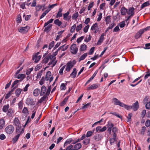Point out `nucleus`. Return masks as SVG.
I'll return each mask as SVG.
<instances>
[{"label":"nucleus","mask_w":150,"mask_h":150,"mask_svg":"<svg viewBox=\"0 0 150 150\" xmlns=\"http://www.w3.org/2000/svg\"><path fill=\"white\" fill-rule=\"evenodd\" d=\"M14 128L12 125H9L6 126L4 129V131L8 134H11L14 132Z\"/></svg>","instance_id":"f257e3e1"},{"label":"nucleus","mask_w":150,"mask_h":150,"mask_svg":"<svg viewBox=\"0 0 150 150\" xmlns=\"http://www.w3.org/2000/svg\"><path fill=\"white\" fill-rule=\"evenodd\" d=\"M47 56L49 59L51 60V61L48 63V65L50 66L52 64L51 67H53L56 65L57 62V61L55 60L56 57L53 55L48 54Z\"/></svg>","instance_id":"f03ea898"},{"label":"nucleus","mask_w":150,"mask_h":150,"mask_svg":"<svg viewBox=\"0 0 150 150\" xmlns=\"http://www.w3.org/2000/svg\"><path fill=\"white\" fill-rule=\"evenodd\" d=\"M112 103L114 105H119L121 107L125 108H127V105L121 102L119 100L116 98H114L112 99Z\"/></svg>","instance_id":"7ed1b4c3"},{"label":"nucleus","mask_w":150,"mask_h":150,"mask_svg":"<svg viewBox=\"0 0 150 150\" xmlns=\"http://www.w3.org/2000/svg\"><path fill=\"white\" fill-rule=\"evenodd\" d=\"M76 63V62L75 60L69 62L66 64V67L65 70L67 72L69 71Z\"/></svg>","instance_id":"20e7f679"},{"label":"nucleus","mask_w":150,"mask_h":150,"mask_svg":"<svg viewBox=\"0 0 150 150\" xmlns=\"http://www.w3.org/2000/svg\"><path fill=\"white\" fill-rule=\"evenodd\" d=\"M127 108H125L127 110H129L132 109L134 111H136L139 108V105L137 101H136L135 103L133 104L132 106H129L127 105Z\"/></svg>","instance_id":"39448f33"},{"label":"nucleus","mask_w":150,"mask_h":150,"mask_svg":"<svg viewBox=\"0 0 150 150\" xmlns=\"http://www.w3.org/2000/svg\"><path fill=\"white\" fill-rule=\"evenodd\" d=\"M71 53L73 54H76L78 51V49L76 47V45L75 44H73L70 47Z\"/></svg>","instance_id":"423d86ee"},{"label":"nucleus","mask_w":150,"mask_h":150,"mask_svg":"<svg viewBox=\"0 0 150 150\" xmlns=\"http://www.w3.org/2000/svg\"><path fill=\"white\" fill-rule=\"evenodd\" d=\"M29 29V26H26L24 27H20L18 29L19 32L23 33H26Z\"/></svg>","instance_id":"0eeeda50"},{"label":"nucleus","mask_w":150,"mask_h":150,"mask_svg":"<svg viewBox=\"0 0 150 150\" xmlns=\"http://www.w3.org/2000/svg\"><path fill=\"white\" fill-rule=\"evenodd\" d=\"M50 93V91H48V90L46 92L45 94L38 100V103H41L43 101H45L47 97L49 95Z\"/></svg>","instance_id":"6e6552de"},{"label":"nucleus","mask_w":150,"mask_h":150,"mask_svg":"<svg viewBox=\"0 0 150 150\" xmlns=\"http://www.w3.org/2000/svg\"><path fill=\"white\" fill-rule=\"evenodd\" d=\"M99 30V28L98 25V24L95 23L94 24L91 28V30H92L95 33H97Z\"/></svg>","instance_id":"1a4fd4ad"},{"label":"nucleus","mask_w":150,"mask_h":150,"mask_svg":"<svg viewBox=\"0 0 150 150\" xmlns=\"http://www.w3.org/2000/svg\"><path fill=\"white\" fill-rule=\"evenodd\" d=\"M21 127V125L16 127V132L17 134H19L20 135H21L23 133L24 129H22Z\"/></svg>","instance_id":"9d476101"},{"label":"nucleus","mask_w":150,"mask_h":150,"mask_svg":"<svg viewBox=\"0 0 150 150\" xmlns=\"http://www.w3.org/2000/svg\"><path fill=\"white\" fill-rule=\"evenodd\" d=\"M134 8L133 7H130L127 10V14L133 16L134 14Z\"/></svg>","instance_id":"9b49d317"},{"label":"nucleus","mask_w":150,"mask_h":150,"mask_svg":"<svg viewBox=\"0 0 150 150\" xmlns=\"http://www.w3.org/2000/svg\"><path fill=\"white\" fill-rule=\"evenodd\" d=\"M144 33V30L141 29L138 31L136 33L134 36V38L135 39H137L140 38L141 36Z\"/></svg>","instance_id":"f8f14e48"},{"label":"nucleus","mask_w":150,"mask_h":150,"mask_svg":"<svg viewBox=\"0 0 150 150\" xmlns=\"http://www.w3.org/2000/svg\"><path fill=\"white\" fill-rule=\"evenodd\" d=\"M25 103L28 105H33L35 104L34 101L31 98H27L26 100Z\"/></svg>","instance_id":"ddd939ff"},{"label":"nucleus","mask_w":150,"mask_h":150,"mask_svg":"<svg viewBox=\"0 0 150 150\" xmlns=\"http://www.w3.org/2000/svg\"><path fill=\"white\" fill-rule=\"evenodd\" d=\"M102 138L103 136L101 134H96L93 137V139L97 141L100 140Z\"/></svg>","instance_id":"4468645a"},{"label":"nucleus","mask_w":150,"mask_h":150,"mask_svg":"<svg viewBox=\"0 0 150 150\" xmlns=\"http://www.w3.org/2000/svg\"><path fill=\"white\" fill-rule=\"evenodd\" d=\"M69 11H67V13L63 14V19L64 20L68 21L70 19L71 16H69Z\"/></svg>","instance_id":"2eb2a0df"},{"label":"nucleus","mask_w":150,"mask_h":150,"mask_svg":"<svg viewBox=\"0 0 150 150\" xmlns=\"http://www.w3.org/2000/svg\"><path fill=\"white\" fill-rule=\"evenodd\" d=\"M13 125L16 126V127L21 125L20 122L18 118L16 117L13 120Z\"/></svg>","instance_id":"dca6fc26"},{"label":"nucleus","mask_w":150,"mask_h":150,"mask_svg":"<svg viewBox=\"0 0 150 150\" xmlns=\"http://www.w3.org/2000/svg\"><path fill=\"white\" fill-rule=\"evenodd\" d=\"M99 85L98 84H94L91 85L90 87L87 88V90H93L97 88Z\"/></svg>","instance_id":"f3484780"},{"label":"nucleus","mask_w":150,"mask_h":150,"mask_svg":"<svg viewBox=\"0 0 150 150\" xmlns=\"http://www.w3.org/2000/svg\"><path fill=\"white\" fill-rule=\"evenodd\" d=\"M104 33H103L100 37L99 39L97 42V45H100L103 42L104 40Z\"/></svg>","instance_id":"a211bd4d"},{"label":"nucleus","mask_w":150,"mask_h":150,"mask_svg":"<svg viewBox=\"0 0 150 150\" xmlns=\"http://www.w3.org/2000/svg\"><path fill=\"white\" fill-rule=\"evenodd\" d=\"M121 14L123 16L125 15L127 13V9L124 7H122L120 9Z\"/></svg>","instance_id":"6ab92c4d"},{"label":"nucleus","mask_w":150,"mask_h":150,"mask_svg":"<svg viewBox=\"0 0 150 150\" xmlns=\"http://www.w3.org/2000/svg\"><path fill=\"white\" fill-rule=\"evenodd\" d=\"M46 88L44 86H42L41 88L40 96H42L44 95L46 93Z\"/></svg>","instance_id":"aec40b11"},{"label":"nucleus","mask_w":150,"mask_h":150,"mask_svg":"<svg viewBox=\"0 0 150 150\" xmlns=\"http://www.w3.org/2000/svg\"><path fill=\"white\" fill-rule=\"evenodd\" d=\"M25 75L23 74H20L17 76H15V77L18 79H21V81L23 80L25 77Z\"/></svg>","instance_id":"412c9836"},{"label":"nucleus","mask_w":150,"mask_h":150,"mask_svg":"<svg viewBox=\"0 0 150 150\" xmlns=\"http://www.w3.org/2000/svg\"><path fill=\"white\" fill-rule=\"evenodd\" d=\"M118 131V129L116 127H113L112 129V131L113 133V137H116L117 134L116 133Z\"/></svg>","instance_id":"4be33fe9"},{"label":"nucleus","mask_w":150,"mask_h":150,"mask_svg":"<svg viewBox=\"0 0 150 150\" xmlns=\"http://www.w3.org/2000/svg\"><path fill=\"white\" fill-rule=\"evenodd\" d=\"M5 121L3 119H0V129H3L5 125Z\"/></svg>","instance_id":"5701e85b"},{"label":"nucleus","mask_w":150,"mask_h":150,"mask_svg":"<svg viewBox=\"0 0 150 150\" xmlns=\"http://www.w3.org/2000/svg\"><path fill=\"white\" fill-rule=\"evenodd\" d=\"M16 88V87H14L13 89H12L11 91H10L6 94V96L5 97V99H7L9 98L11 95L12 94V92L14 91V89Z\"/></svg>","instance_id":"b1692460"},{"label":"nucleus","mask_w":150,"mask_h":150,"mask_svg":"<svg viewBox=\"0 0 150 150\" xmlns=\"http://www.w3.org/2000/svg\"><path fill=\"white\" fill-rule=\"evenodd\" d=\"M77 71L75 68H74L73 69V71L71 74L70 76L73 78H75L76 75Z\"/></svg>","instance_id":"393cba45"},{"label":"nucleus","mask_w":150,"mask_h":150,"mask_svg":"<svg viewBox=\"0 0 150 150\" xmlns=\"http://www.w3.org/2000/svg\"><path fill=\"white\" fill-rule=\"evenodd\" d=\"M41 57L40 56H33L32 57V59L33 60H35L34 62L35 63H37L40 59Z\"/></svg>","instance_id":"a878e982"},{"label":"nucleus","mask_w":150,"mask_h":150,"mask_svg":"<svg viewBox=\"0 0 150 150\" xmlns=\"http://www.w3.org/2000/svg\"><path fill=\"white\" fill-rule=\"evenodd\" d=\"M40 93V90L38 88L35 89L33 92V94L35 96H38Z\"/></svg>","instance_id":"bb28decb"},{"label":"nucleus","mask_w":150,"mask_h":150,"mask_svg":"<svg viewBox=\"0 0 150 150\" xmlns=\"http://www.w3.org/2000/svg\"><path fill=\"white\" fill-rule=\"evenodd\" d=\"M14 112V110L11 108H10L7 111V115L10 117L12 116Z\"/></svg>","instance_id":"cd10ccee"},{"label":"nucleus","mask_w":150,"mask_h":150,"mask_svg":"<svg viewBox=\"0 0 150 150\" xmlns=\"http://www.w3.org/2000/svg\"><path fill=\"white\" fill-rule=\"evenodd\" d=\"M22 112L26 116L28 115L29 114V112L27 107H25L23 109Z\"/></svg>","instance_id":"c85d7f7f"},{"label":"nucleus","mask_w":150,"mask_h":150,"mask_svg":"<svg viewBox=\"0 0 150 150\" xmlns=\"http://www.w3.org/2000/svg\"><path fill=\"white\" fill-rule=\"evenodd\" d=\"M73 147L75 150H78L81 148V144L80 143H78L75 145Z\"/></svg>","instance_id":"c756f323"},{"label":"nucleus","mask_w":150,"mask_h":150,"mask_svg":"<svg viewBox=\"0 0 150 150\" xmlns=\"http://www.w3.org/2000/svg\"><path fill=\"white\" fill-rule=\"evenodd\" d=\"M69 98V96H68L66 97L60 103V106H64L66 102L67 101Z\"/></svg>","instance_id":"7c9ffc66"},{"label":"nucleus","mask_w":150,"mask_h":150,"mask_svg":"<svg viewBox=\"0 0 150 150\" xmlns=\"http://www.w3.org/2000/svg\"><path fill=\"white\" fill-rule=\"evenodd\" d=\"M22 91V89L20 88H18L15 91V93L17 97H18L19 96Z\"/></svg>","instance_id":"2f4dec72"},{"label":"nucleus","mask_w":150,"mask_h":150,"mask_svg":"<svg viewBox=\"0 0 150 150\" xmlns=\"http://www.w3.org/2000/svg\"><path fill=\"white\" fill-rule=\"evenodd\" d=\"M51 75V72L50 71H47L46 74V75L45 77V80L46 81H48Z\"/></svg>","instance_id":"473e14b6"},{"label":"nucleus","mask_w":150,"mask_h":150,"mask_svg":"<svg viewBox=\"0 0 150 150\" xmlns=\"http://www.w3.org/2000/svg\"><path fill=\"white\" fill-rule=\"evenodd\" d=\"M65 45H63L61 46H60L58 49V51H59L60 50H61L62 51H64L66 50L68 48V45H67L65 47H64Z\"/></svg>","instance_id":"72a5a7b5"},{"label":"nucleus","mask_w":150,"mask_h":150,"mask_svg":"<svg viewBox=\"0 0 150 150\" xmlns=\"http://www.w3.org/2000/svg\"><path fill=\"white\" fill-rule=\"evenodd\" d=\"M54 23L55 25L60 26L62 24V22L60 21L58 19H57L55 20L54 21Z\"/></svg>","instance_id":"f704fd0d"},{"label":"nucleus","mask_w":150,"mask_h":150,"mask_svg":"<svg viewBox=\"0 0 150 150\" xmlns=\"http://www.w3.org/2000/svg\"><path fill=\"white\" fill-rule=\"evenodd\" d=\"M73 141V139L72 138H70L67 139L66 141L65 142L64 146L65 147V146H67L68 144H69L70 143H71Z\"/></svg>","instance_id":"c9c22d12"},{"label":"nucleus","mask_w":150,"mask_h":150,"mask_svg":"<svg viewBox=\"0 0 150 150\" xmlns=\"http://www.w3.org/2000/svg\"><path fill=\"white\" fill-rule=\"evenodd\" d=\"M107 128L112 129L114 127L113 124L110 121H109L106 125Z\"/></svg>","instance_id":"e433bc0d"},{"label":"nucleus","mask_w":150,"mask_h":150,"mask_svg":"<svg viewBox=\"0 0 150 150\" xmlns=\"http://www.w3.org/2000/svg\"><path fill=\"white\" fill-rule=\"evenodd\" d=\"M20 135L19 134H18L13 138L12 141L13 143H16Z\"/></svg>","instance_id":"4c0bfd02"},{"label":"nucleus","mask_w":150,"mask_h":150,"mask_svg":"<svg viewBox=\"0 0 150 150\" xmlns=\"http://www.w3.org/2000/svg\"><path fill=\"white\" fill-rule=\"evenodd\" d=\"M86 48L87 46L85 44H82L80 46V50L81 51H84L86 50Z\"/></svg>","instance_id":"58836bf2"},{"label":"nucleus","mask_w":150,"mask_h":150,"mask_svg":"<svg viewBox=\"0 0 150 150\" xmlns=\"http://www.w3.org/2000/svg\"><path fill=\"white\" fill-rule=\"evenodd\" d=\"M9 108V106L8 104L6 105H5L3 107L2 109L3 111L4 112H6L8 110V109Z\"/></svg>","instance_id":"ea45409f"},{"label":"nucleus","mask_w":150,"mask_h":150,"mask_svg":"<svg viewBox=\"0 0 150 150\" xmlns=\"http://www.w3.org/2000/svg\"><path fill=\"white\" fill-rule=\"evenodd\" d=\"M110 16H109L106 17L105 19V21L106 22V24L108 25L109 24L110 22Z\"/></svg>","instance_id":"a19ab883"},{"label":"nucleus","mask_w":150,"mask_h":150,"mask_svg":"<svg viewBox=\"0 0 150 150\" xmlns=\"http://www.w3.org/2000/svg\"><path fill=\"white\" fill-rule=\"evenodd\" d=\"M52 26V25L50 24L47 26L44 29V31L48 32L50 30Z\"/></svg>","instance_id":"79ce46f5"},{"label":"nucleus","mask_w":150,"mask_h":150,"mask_svg":"<svg viewBox=\"0 0 150 150\" xmlns=\"http://www.w3.org/2000/svg\"><path fill=\"white\" fill-rule=\"evenodd\" d=\"M150 4L148 1L145 2L143 3L141 6V8L142 9H143L144 7L148 6Z\"/></svg>","instance_id":"37998d69"},{"label":"nucleus","mask_w":150,"mask_h":150,"mask_svg":"<svg viewBox=\"0 0 150 150\" xmlns=\"http://www.w3.org/2000/svg\"><path fill=\"white\" fill-rule=\"evenodd\" d=\"M115 23H112L109 25V26L107 28L105 31V32H107L110 29H112L115 26Z\"/></svg>","instance_id":"c03bdc74"},{"label":"nucleus","mask_w":150,"mask_h":150,"mask_svg":"<svg viewBox=\"0 0 150 150\" xmlns=\"http://www.w3.org/2000/svg\"><path fill=\"white\" fill-rule=\"evenodd\" d=\"M67 85V84H65L64 83H62L61 84L60 87V89L61 90H64L66 89V86Z\"/></svg>","instance_id":"a18cd8bd"},{"label":"nucleus","mask_w":150,"mask_h":150,"mask_svg":"<svg viewBox=\"0 0 150 150\" xmlns=\"http://www.w3.org/2000/svg\"><path fill=\"white\" fill-rule=\"evenodd\" d=\"M90 139L89 138L86 139L84 141H83V144L85 145L88 144L90 142Z\"/></svg>","instance_id":"49530a36"},{"label":"nucleus","mask_w":150,"mask_h":150,"mask_svg":"<svg viewBox=\"0 0 150 150\" xmlns=\"http://www.w3.org/2000/svg\"><path fill=\"white\" fill-rule=\"evenodd\" d=\"M87 53H85L82 55L80 58L79 60L80 61L84 59L85 58L87 57Z\"/></svg>","instance_id":"de8ad7c7"},{"label":"nucleus","mask_w":150,"mask_h":150,"mask_svg":"<svg viewBox=\"0 0 150 150\" xmlns=\"http://www.w3.org/2000/svg\"><path fill=\"white\" fill-rule=\"evenodd\" d=\"M146 130V127H142V129H141L140 131V134L142 135H144V132Z\"/></svg>","instance_id":"09e8293b"},{"label":"nucleus","mask_w":150,"mask_h":150,"mask_svg":"<svg viewBox=\"0 0 150 150\" xmlns=\"http://www.w3.org/2000/svg\"><path fill=\"white\" fill-rule=\"evenodd\" d=\"M91 38V36L90 35L88 36H87L84 39V41L86 42H88L89 41Z\"/></svg>","instance_id":"8fccbe9b"},{"label":"nucleus","mask_w":150,"mask_h":150,"mask_svg":"<svg viewBox=\"0 0 150 150\" xmlns=\"http://www.w3.org/2000/svg\"><path fill=\"white\" fill-rule=\"evenodd\" d=\"M42 7V6L40 5H38L36 6L35 8L36 11H39Z\"/></svg>","instance_id":"3c124183"},{"label":"nucleus","mask_w":150,"mask_h":150,"mask_svg":"<svg viewBox=\"0 0 150 150\" xmlns=\"http://www.w3.org/2000/svg\"><path fill=\"white\" fill-rule=\"evenodd\" d=\"M49 60V59L48 57L47 56L43 60L42 62V63L46 64L48 62Z\"/></svg>","instance_id":"603ef678"},{"label":"nucleus","mask_w":150,"mask_h":150,"mask_svg":"<svg viewBox=\"0 0 150 150\" xmlns=\"http://www.w3.org/2000/svg\"><path fill=\"white\" fill-rule=\"evenodd\" d=\"M66 150H75V149L74 148L73 146L71 144H70L67 147Z\"/></svg>","instance_id":"864d4df0"},{"label":"nucleus","mask_w":150,"mask_h":150,"mask_svg":"<svg viewBox=\"0 0 150 150\" xmlns=\"http://www.w3.org/2000/svg\"><path fill=\"white\" fill-rule=\"evenodd\" d=\"M54 19L52 18L50 20L48 21L47 22L45 23L44 25V27L46 26L49 24L51 23L52 22Z\"/></svg>","instance_id":"5fc2aeb1"},{"label":"nucleus","mask_w":150,"mask_h":150,"mask_svg":"<svg viewBox=\"0 0 150 150\" xmlns=\"http://www.w3.org/2000/svg\"><path fill=\"white\" fill-rule=\"evenodd\" d=\"M33 68L32 67L31 68L28 69L27 70L26 72V75H29L30 74L31 72L33 70Z\"/></svg>","instance_id":"6e6d98bb"},{"label":"nucleus","mask_w":150,"mask_h":150,"mask_svg":"<svg viewBox=\"0 0 150 150\" xmlns=\"http://www.w3.org/2000/svg\"><path fill=\"white\" fill-rule=\"evenodd\" d=\"M93 2L91 1L90 2V4H89L88 7V11L90 10L91 8H92L93 6Z\"/></svg>","instance_id":"4d7b16f0"},{"label":"nucleus","mask_w":150,"mask_h":150,"mask_svg":"<svg viewBox=\"0 0 150 150\" xmlns=\"http://www.w3.org/2000/svg\"><path fill=\"white\" fill-rule=\"evenodd\" d=\"M79 15L78 13L77 12L74 14L72 16V18L74 19H76L78 17Z\"/></svg>","instance_id":"13d9d810"},{"label":"nucleus","mask_w":150,"mask_h":150,"mask_svg":"<svg viewBox=\"0 0 150 150\" xmlns=\"http://www.w3.org/2000/svg\"><path fill=\"white\" fill-rule=\"evenodd\" d=\"M93 132L92 131H88L86 134V137H91L92 135Z\"/></svg>","instance_id":"bf43d9fd"},{"label":"nucleus","mask_w":150,"mask_h":150,"mask_svg":"<svg viewBox=\"0 0 150 150\" xmlns=\"http://www.w3.org/2000/svg\"><path fill=\"white\" fill-rule=\"evenodd\" d=\"M82 27V24H80L79 25L77 26L76 28V31L77 32H78L80 30Z\"/></svg>","instance_id":"052dcab7"},{"label":"nucleus","mask_w":150,"mask_h":150,"mask_svg":"<svg viewBox=\"0 0 150 150\" xmlns=\"http://www.w3.org/2000/svg\"><path fill=\"white\" fill-rule=\"evenodd\" d=\"M116 137H113V138H111L110 139V143L112 145L113 143L116 141Z\"/></svg>","instance_id":"680f3d73"},{"label":"nucleus","mask_w":150,"mask_h":150,"mask_svg":"<svg viewBox=\"0 0 150 150\" xmlns=\"http://www.w3.org/2000/svg\"><path fill=\"white\" fill-rule=\"evenodd\" d=\"M76 28V25L75 24H74L73 25L71 28L70 31L71 33H73L74 31L75 30Z\"/></svg>","instance_id":"e2e57ef3"},{"label":"nucleus","mask_w":150,"mask_h":150,"mask_svg":"<svg viewBox=\"0 0 150 150\" xmlns=\"http://www.w3.org/2000/svg\"><path fill=\"white\" fill-rule=\"evenodd\" d=\"M18 108L20 109H21L23 107V102L22 101H20L18 103Z\"/></svg>","instance_id":"0e129e2a"},{"label":"nucleus","mask_w":150,"mask_h":150,"mask_svg":"<svg viewBox=\"0 0 150 150\" xmlns=\"http://www.w3.org/2000/svg\"><path fill=\"white\" fill-rule=\"evenodd\" d=\"M65 67V65H64L60 69L59 73L60 75H62L63 74V71Z\"/></svg>","instance_id":"69168bd1"},{"label":"nucleus","mask_w":150,"mask_h":150,"mask_svg":"<svg viewBox=\"0 0 150 150\" xmlns=\"http://www.w3.org/2000/svg\"><path fill=\"white\" fill-rule=\"evenodd\" d=\"M42 71H40L37 74L36 78L37 79H40L42 75Z\"/></svg>","instance_id":"338daca9"},{"label":"nucleus","mask_w":150,"mask_h":150,"mask_svg":"<svg viewBox=\"0 0 150 150\" xmlns=\"http://www.w3.org/2000/svg\"><path fill=\"white\" fill-rule=\"evenodd\" d=\"M45 80V78L43 77L39 81L40 84L41 85L43 84Z\"/></svg>","instance_id":"774afa93"}]
</instances>
